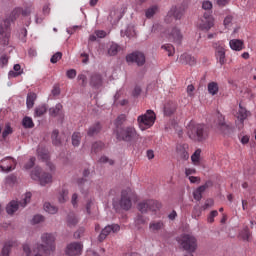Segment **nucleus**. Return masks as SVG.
Segmentation results:
<instances>
[{
    "mask_svg": "<svg viewBox=\"0 0 256 256\" xmlns=\"http://www.w3.org/2000/svg\"><path fill=\"white\" fill-rule=\"evenodd\" d=\"M55 234L44 233L41 235L42 244H37L34 248V256L51 255L55 252Z\"/></svg>",
    "mask_w": 256,
    "mask_h": 256,
    "instance_id": "obj_1",
    "label": "nucleus"
},
{
    "mask_svg": "<svg viewBox=\"0 0 256 256\" xmlns=\"http://www.w3.org/2000/svg\"><path fill=\"white\" fill-rule=\"evenodd\" d=\"M21 15V8H15L10 18L2 21L0 24V35L2 37V45H9V37H11V21H15Z\"/></svg>",
    "mask_w": 256,
    "mask_h": 256,
    "instance_id": "obj_2",
    "label": "nucleus"
},
{
    "mask_svg": "<svg viewBox=\"0 0 256 256\" xmlns=\"http://www.w3.org/2000/svg\"><path fill=\"white\" fill-rule=\"evenodd\" d=\"M152 33H162V37H166V39L173 41V43H176V45H181V41H183L181 30H179L177 27L164 31L161 24H154L152 26Z\"/></svg>",
    "mask_w": 256,
    "mask_h": 256,
    "instance_id": "obj_3",
    "label": "nucleus"
},
{
    "mask_svg": "<svg viewBox=\"0 0 256 256\" xmlns=\"http://www.w3.org/2000/svg\"><path fill=\"white\" fill-rule=\"evenodd\" d=\"M188 137L192 141H205L209 137V132L203 124H195V122H190L188 125Z\"/></svg>",
    "mask_w": 256,
    "mask_h": 256,
    "instance_id": "obj_4",
    "label": "nucleus"
},
{
    "mask_svg": "<svg viewBox=\"0 0 256 256\" xmlns=\"http://www.w3.org/2000/svg\"><path fill=\"white\" fill-rule=\"evenodd\" d=\"M179 245L188 251V253H195L197 251V238L191 234H182L177 238Z\"/></svg>",
    "mask_w": 256,
    "mask_h": 256,
    "instance_id": "obj_5",
    "label": "nucleus"
},
{
    "mask_svg": "<svg viewBox=\"0 0 256 256\" xmlns=\"http://www.w3.org/2000/svg\"><path fill=\"white\" fill-rule=\"evenodd\" d=\"M30 176L33 181H38L42 187L49 185V183H53V175L51 173L43 172L39 167H35Z\"/></svg>",
    "mask_w": 256,
    "mask_h": 256,
    "instance_id": "obj_6",
    "label": "nucleus"
},
{
    "mask_svg": "<svg viewBox=\"0 0 256 256\" xmlns=\"http://www.w3.org/2000/svg\"><path fill=\"white\" fill-rule=\"evenodd\" d=\"M155 112L147 110L145 114L138 116L137 123L141 131H146L155 125Z\"/></svg>",
    "mask_w": 256,
    "mask_h": 256,
    "instance_id": "obj_7",
    "label": "nucleus"
},
{
    "mask_svg": "<svg viewBox=\"0 0 256 256\" xmlns=\"http://www.w3.org/2000/svg\"><path fill=\"white\" fill-rule=\"evenodd\" d=\"M116 137L119 139V141H135L137 137H139V134H137V130L133 126H128L126 128L117 129L116 130Z\"/></svg>",
    "mask_w": 256,
    "mask_h": 256,
    "instance_id": "obj_8",
    "label": "nucleus"
},
{
    "mask_svg": "<svg viewBox=\"0 0 256 256\" xmlns=\"http://www.w3.org/2000/svg\"><path fill=\"white\" fill-rule=\"evenodd\" d=\"M31 197H32L31 192H27L24 195V198L21 202H17L15 200L11 201L6 206V213H8V215H13V213L17 212L20 207L24 209V207H27V203H31Z\"/></svg>",
    "mask_w": 256,
    "mask_h": 256,
    "instance_id": "obj_9",
    "label": "nucleus"
},
{
    "mask_svg": "<svg viewBox=\"0 0 256 256\" xmlns=\"http://www.w3.org/2000/svg\"><path fill=\"white\" fill-rule=\"evenodd\" d=\"M214 25H215V18L209 12L204 13L203 17H201L198 22V28L201 31H204L205 33H207L208 31H211Z\"/></svg>",
    "mask_w": 256,
    "mask_h": 256,
    "instance_id": "obj_10",
    "label": "nucleus"
},
{
    "mask_svg": "<svg viewBox=\"0 0 256 256\" xmlns=\"http://www.w3.org/2000/svg\"><path fill=\"white\" fill-rule=\"evenodd\" d=\"M132 195H133V191L131 190V188H126V189L122 190L121 198L119 201V206L121 207V209H124V211H129V209H131V207H132L131 196Z\"/></svg>",
    "mask_w": 256,
    "mask_h": 256,
    "instance_id": "obj_11",
    "label": "nucleus"
},
{
    "mask_svg": "<svg viewBox=\"0 0 256 256\" xmlns=\"http://www.w3.org/2000/svg\"><path fill=\"white\" fill-rule=\"evenodd\" d=\"M161 209V204L155 200H146L138 204L140 213H147L148 211H157Z\"/></svg>",
    "mask_w": 256,
    "mask_h": 256,
    "instance_id": "obj_12",
    "label": "nucleus"
},
{
    "mask_svg": "<svg viewBox=\"0 0 256 256\" xmlns=\"http://www.w3.org/2000/svg\"><path fill=\"white\" fill-rule=\"evenodd\" d=\"M214 49L217 63L220 65H225V62L227 61L225 55V44H223V42L215 43Z\"/></svg>",
    "mask_w": 256,
    "mask_h": 256,
    "instance_id": "obj_13",
    "label": "nucleus"
},
{
    "mask_svg": "<svg viewBox=\"0 0 256 256\" xmlns=\"http://www.w3.org/2000/svg\"><path fill=\"white\" fill-rule=\"evenodd\" d=\"M185 14V8L173 6L165 17L166 23H171V19H181Z\"/></svg>",
    "mask_w": 256,
    "mask_h": 256,
    "instance_id": "obj_14",
    "label": "nucleus"
},
{
    "mask_svg": "<svg viewBox=\"0 0 256 256\" xmlns=\"http://www.w3.org/2000/svg\"><path fill=\"white\" fill-rule=\"evenodd\" d=\"M126 61L127 63H135L141 67L142 65H145V54H143V52H133L126 56Z\"/></svg>",
    "mask_w": 256,
    "mask_h": 256,
    "instance_id": "obj_15",
    "label": "nucleus"
},
{
    "mask_svg": "<svg viewBox=\"0 0 256 256\" xmlns=\"http://www.w3.org/2000/svg\"><path fill=\"white\" fill-rule=\"evenodd\" d=\"M120 229L121 227L119 226V224H111L106 226L98 236V241H100V243L101 241H105L108 235H111V233H117L120 231Z\"/></svg>",
    "mask_w": 256,
    "mask_h": 256,
    "instance_id": "obj_16",
    "label": "nucleus"
},
{
    "mask_svg": "<svg viewBox=\"0 0 256 256\" xmlns=\"http://www.w3.org/2000/svg\"><path fill=\"white\" fill-rule=\"evenodd\" d=\"M82 251H83V244L79 242H73L67 245L65 253L68 256H78V255H81Z\"/></svg>",
    "mask_w": 256,
    "mask_h": 256,
    "instance_id": "obj_17",
    "label": "nucleus"
},
{
    "mask_svg": "<svg viewBox=\"0 0 256 256\" xmlns=\"http://www.w3.org/2000/svg\"><path fill=\"white\" fill-rule=\"evenodd\" d=\"M15 165H17V162L11 157L4 158L0 161V169L3 173L13 171V169H15Z\"/></svg>",
    "mask_w": 256,
    "mask_h": 256,
    "instance_id": "obj_18",
    "label": "nucleus"
},
{
    "mask_svg": "<svg viewBox=\"0 0 256 256\" xmlns=\"http://www.w3.org/2000/svg\"><path fill=\"white\" fill-rule=\"evenodd\" d=\"M248 117H251V111L239 104L238 111L236 113V118L240 123L241 127L245 125V121Z\"/></svg>",
    "mask_w": 256,
    "mask_h": 256,
    "instance_id": "obj_19",
    "label": "nucleus"
},
{
    "mask_svg": "<svg viewBox=\"0 0 256 256\" xmlns=\"http://www.w3.org/2000/svg\"><path fill=\"white\" fill-rule=\"evenodd\" d=\"M211 185H213V183L211 181L206 182L204 185L199 186L194 192H193V197L196 201H201L202 197H203V193H205V191L207 189H209V187H211Z\"/></svg>",
    "mask_w": 256,
    "mask_h": 256,
    "instance_id": "obj_20",
    "label": "nucleus"
},
{
    "mask_svg": "<svg viewBox=\"0 0 256 256\" xmlns=\"http://www.w3.org/2000/svg\"><path fill=\"white\" fill-rule=\"evenodd\" d=\"M227 123L225 122V116L222 114H217V118L214 122L215 131L223 132L227 129Z\"/></svg>",
    "mask_w": 256,
    "mask_h": 256,
    "instance_id": "obj_21",
    "label": "nucleus"
},
{
    "mask_svg": "<svg viewBox=\"0 0 256 256\" xmlns=\"http://www.w3.org/2000/svg\"><path fill=\"white\" fill-rule=\"evenodd\" d=\"M179 63H182V65H196L197 63V58H195V56H191L188 53H184L182 55H180L179 57Z\"/></svg>",
    "mask_w": 256,
    "mask_h": 256,
    "instance_id": "obj_22",
    "label": "nucleus"
},
{
    "mask_svg": "<svg viewBox=\"0 0 256 256\" xmlns=\"http://www.w3.org/2000/svg\"><path fill=\"white\" fill-rule=\"evenodd\" d=\"M189 146L187 144H179L176 147L177 155L180 159L187 161L189 159V152L187 151Z\"/></svg>",
    "mask_w": 256,
    "mask_h": 256,
    "instance_id": "obj_23",
    "label": "nucleus"
},
{
    "mask_svg": "<svg viewBox=\"0 0 256 256\" xmlns=\"http://www.w3.org/2000/svg\"><path fill=\"white\" fill-rule=\"evenodd\" d=\"M229 46L232 51H243V49H245V43L241 39L230 40Z\"/></svg>",
    "mask_w": 256,
    "mask_h": 256,
    "instance_id": "obj_24",
    "label": "nucleus"
},
{
    "mask_svg": "<svg viewBox=\"0 0 256 256\" xmlns=\"http://www.w3.org/2000/svg\"><path fill=\"white\" fill-rule=\"evenodd\" d=\"M49 115L51 117H59V116L63 115V105L58 103L55 105V107L50 108Z\"/></svg>",
    "mask_w": 256,
    "mask_h": 256,
    "instance_id": "obj_25",
    "label": "nucleus"
},
{
    "mask_svg": "<svg viewBox=\"0 0 256 256\" xmlns=\"http://www.w3.org/2000/svg\"><path fill=\"white\" fill-rule=\"evenodd\" d=\"M176 109L177 105L173 101H169L164 105V114L167 116L173 115Z\"/></svg>",
    "mask_w": 256,
    "mask_h": 256,
    "instance_id": "obj_26",
    "label": "nucleus"
},
{
    "mask_svg": "<svg viewBox=\"0 0 256 256\" xmlns=\"http://www.w3.org/2000/svg\"><path fill=\"white\" fill-rule=\"evenodd\" d=\"M137 33L135 32V27L128 26L126 30H121V37H128V39H131L135 37Z\"/></svg>",
    "mask_w": 256,
    "mask_h": 256,
    "instance_id": "obj_27",
    "label": "nucleus"
},
{
    "mask_svg": "<svg viewBox=\"0 0 256 256\" xmlns=\"http://www.w3.org/2000/svg\"><path fill=\"white\" fill-rule=\"evenodd\" d=\"M58 201L59 203H65L69 201V190L67 188L63 187L59 194H58Z\"/></svg>",
    "mask_w": 256,
    "mask_h": 256,
    "instance_id": "obj_28",
    "label": "nucleus"
},
{
    "mask_svg": "<svg viewBox=\"0 0 256 256\" xmlns=\"http://www.w3.org/2000/svg\"><path fill=\"white\" fill-rule=\"evenodd\" d=\"M103 83V79L101 78V75L99 74H93L91 76V81H90V85H92V87H101Z\"/></svg>",
    "mask_w": 256,
    "mask_h": 256,
    "instance_id": "obj_29",
    "label": "nucleus"
},
{
    "mask_svg": "<svg viewBox=\"0 0 256 256\" xmlns=\"http://www.w3.org/2000/svg\"><path fill=\"white\" fill-rule=\"evenodd\" d=\"M119 19H121V17L119 16V11L112 10L108 16V21H110L111 25L119 23Z\"/></svg>",
    "mask_w": 256,
    "mask_h": 256,
    "instance_id": "obj_30",
    "label": "nucleus"
},
{
    "mask_svg": "<svg viewBox=\"0 0 256 256\" xmlns=\"http://www.w3.org/2000/svg\"><path fill=\"white\" fill-rule=\"evenodd\" d=\"M147 221H149V218H146L143 215L138 214L134 220V223H135L137 229H141V226L145 225V223H147Z\"/></svg>",
    "mask_w": 256,
    "mask_h": 256,
    "instance_id": "obj_31",
    "label": "nucleus"
},
{
    "mask_svg": "<svg viewBox=\"0 0 256 256\" xmlns=\"http://www.w3.org/2000/svg\"><path fill=\"white\" fill-rule=\"evenodd\" d=\"M157 11H159V6H157V5H153V6L149 7L148 9H146V11H145L146 19H152V17L155 16Z\"/></svg>",
    "mask_w": 256,
    "mask_h": 256,
    "instance_id": "obj_32",
    "label": "nucleus"
},
{
    "mask_svg": "<svg viewBox=\"0 0 256 256\" xmlns=\"http://www.w3.org/2000/svg\"><path fill=\"white\" fill-rule=\"evenodd\" d=\"M35 99H37V94L33 92L28 93L27 99H26V105L28 109H31L33 105H35Z\"/></svg>",
    "mask_w": 256,
    "mask_h": 256,
    "instance_id": "obj_33",
    "label": "nucleus"
},
{
    "mask_svg": "<svg viewBox=\"0 0 256 256\" xmlns=\"http://www.w3.org/2000/svg\"><path fill=\"white\" fill-rule=\"evenodd\" d=\"M208 93L213 96L217 95L219 93V84L217 82L208 83Z\"/></svg>",
    "mask_w": 256,
    "mask_h": 256,
    "instance_id": "obj_34",
    "label": "nucleus"
},
{
    "mask_svg": "<svg viewBox=\"0 0 256 256\" xmlns=\"http://www.w3.org/2000/svg\"><path fill=\"white\" fill-rule=\"evenodd\" d=\"M79 223V218L74 213H70L67 217V225L68 227H75Z\"/></svg>",
    "mask_w": 256,
    "mask_h": 256,
    "instance_id": "obj_35",
    "label": "nucleus"
},
{
    "mask_svg": "<svg viewBox=\"0 0 256 256\" xmlns=\"http://www.w3.org/2000/svg\"><path fill=\"white\" fill-rule=\"evenodd\" d=\"M22 125L25 129H33V127H35V124L33 123V118L29 116L23 118Z\"/></svg>",
    "mask_w": 256,
    "mask_h": 256,
    "instance_id": "obj_36",
    "label": "nucleus"
},
{
    "mask_svg": "<svg viewBox=\"0 0 256 256\" xmlns=\"http://www.w3.org/2000/svg\"><path fill=\"white\" fill-rule=\"evenodd\" d=\"M119 49V44L111 43L108 47V55H110V57H114V55L119 53Z\"/></svg>",
    "mask_w": 256,
    "mask_h": 256,
    "instance_id": "obj_37",
    "label": "nucleus"
},
{
    "mask_svg": "<svg viewBox=\"0 0 256 256\" xmlns=\"http://www.w3.org/2000/svg\"><path fill=\"white\" fill-rule=\"evenodd\" d=\"M39 159H42V161H48L49 159V152L45 148H38L37 150Z\"/></svg>",
    "mask_w": 256,
    "mask_h": 256,
    "instance_id": "obj_38",
    "label": "nucleus"
},
{
    "mask_svg": "<svg viewBox=\"0 0 256 256\" xmlns=\"http://www.w3.org/2000/svg\"><path fill=\"white\" fill-rule=\"evenodd\" d=\"M51 138L53 145H55L56 147H59V145H61L62 141L61 138H59V130H54L52 132Z\"/></svg>",
    "mask_w": 256,
    "mask_h": 256,
    "instance_id": "obj_39",
    "label": "nucleus"
},
{
    "mask_svg": "<svg viewBox=\"0 0 256 256\" xmlns=\"http://www.w3.org/2000/svg\"><path fill=\"white\" fill-rule=\"evenodd\" d=\"M44 210L46 211V213H50V215H55V213H57V211H59V209H57V207L53 206L49 202H46L44 204Z\"/></svg>",
    "mask_w": 256,
    "mask_h": 256,
    "instance_id": "obj_40",
    "label": "nucleus"
},
{
    "mask_svg": "<svg viewBox=\"0 0 256 256\" xmlns=\"http://www.w3.org/2000/svg\"><path fill=\"white\" fill-rule=\"evenodd\" d=\"M150 231H161L163 229V222L157 221V222H151L149 225Z\"/></svg>",
    "mask_w": 256,
    "mask_h": 256,
    "instance_id": "obj_41",
    "label": "nucleus"
},
{
    "mask_svg": "<svg viewBox=\"0 0 256 256\" xmlns=\"http://www.w3.org/2000/svg\"><path fill=\"white\" fill-rule=\"evenodd\" d=\"M47 113V106L46 105H40L35 108V117H41Z\"/></svg>",
    "mask_w": 256,
    "mask_h": 256,
    "instance_id": "obj_42",
    "label": "nucleus"
},
{
    "mask_svg": "<svg viewBox=\"0 0 256 256\" xmlns=\"http://www.w3.org/2000/svg\"><path fill=\"white\" fill-rule=\"evenodd\" d=\"M101 130V124L97 123L96 125L92 126L88 130L89 137H93V135H97Z\"/></svg>",
    "mask_w": 256,
    "mask_h": 256,
    "instance_id": "obj_43",
    "label": "nucleus"
},
{
    "mask_svg": "<svg viewBox=\"0 0 256 256\" xmlns=\"http://www.w3.org/2000/svg\"><path fill=\"white\" fill-rule=\"evenodd\" d=\"M240 239H242L243 241H249L250 237H251V233L249 232V228H244L240 234H239Z\"/></svg>",
    "mask_w": 256,
    "mask_h": 256,
    "instance_id": "obj_44",
    "label": "nucleus"
},
{
    "mask_svg": "<svg viewBox=\"0 0 256 256\" xmlns=\"http://www.w3.org/2000/svg\"><path fill=\"white\" fill-rule=\"evenodd\" d=\"M81 143V133L75 132L72 135V145L74 147H79V144Z\"/></svg>",
    "mask_w": 256,
    "mask_h": 256,
    "instance_id": "obj_45",
    "label": "nucleus"
},
{
    "mask_svg": "<svg viewBox=\"0 0 256 256\" xmlns=\"http://www.w3.org/2000/svg\"><path fill=\"white\" fill-rule=\"evenodd\" d=\"M162 49H164V51H167L168 57H173V55H175V47H173V45L171 44L162 45Z\"/></svg>",
    "mask_w": 256,
    "mask_h": 256,
    "instance_id": "obj_46",
    "label": "nucleus"
},
{
    "mask_svg": "<svg viewBox=\"0 0 256 256\" xmlns=\"http://www.w3.org/2000/svg\"><path fill=\"white\" fill-rule=\"evenodd\" d=\"M8 75L9 77H19V75H21V65H14V71L11 70Z\"/></svg>",
    "mask_w": 256,
    "mask_h": 256,
    "instance_id": "obj_47",
    "label": "nucleus"
},
{
    "mask_svg": "<svg viewBox=\"0 0 256 256\" xmlns=\"http://www.w3.org/2000/svg\"><path fill=\"white\" fill-rule=\"evenodd\" d=\"M201 157V150H196L194 154L191 156V161L194 165H199V159Z\"/></svg>",
    "mask_w": 256,
    "mask_h": 256,
    "instance_id": "obj_48",
    "label": "nucleus"
},
{
    "mask_svg": "<svg viewBox=\"0 0 256 256\" xmlns=\"http://www.w3.org/2000/svg\"><path fill=\"white\" fill-rule=\"evenodd\" d=\"M43 221H45V217H43V215H35L32 218L31 223L32 225H39V223H43Z\"/></svg>",
    "mask_w": 256,
    "mask_h": 256,
    "instance_id": "obj_49",
    "label": "nucleus"
},
{
    "mask_svg": "<svg viewBox=\"0 0 256 256\" xmlns=\"http://www.w3.org/2000/svg\"><path fill=\"white\" fill-rule=\"evenodd\" d=\"M95 202H93V200H90L88 203H87V205H86V211H87V213H88V215H91V212L93 211V210H95Z\"/></svg>",
    "mask_w": 256,
    "mask_h": 256,
    "instance_id": "obj_50",
    "label": "nucleus"
},
{
    "mask_svg": "<svg viewBox=\"0 0 256 256\" xmlns=\"http://www.w3.org/2000/svg\"><path fill=\"white\" fill-rule=\"evenodd\" d=\"M217 215H219V212H217V210L211 211L210 215L207 218V222L208 223H213L215 221V217H217Z\"/></svg>",
    "mask_w": 256,
    "mask_h": 256,
    "instance_id": "obj_51",
    "label": "nucleus"
},
{
    "mask_svg": "<svg viewBox=\"0 0 256 256\" xmlns=\"http://www.w3.org/2000/svg\"><path fill=\"white\" fill-rule=\"evenodd\" d=\"M202 9L205 11H211V9H213V3H211L209 0L204 1L202 3Z\"/></svg>",
    "mask_w": 256,
    "mask_h": 256,
    "instance_id": "obj_52",
    "label": "nucleus"
},
{
    "mask_svg": "<svg viewBox=\"0 0 256 256\" xmlns=\"http://www.w3.org/2000/svg\"><path fill=\"white\" fill-rule=\"evenodd\" d=\"M126 119H127V116H125L124 114L118 116L115 121V125H117V127H119V125H123V123H125Z\"/></svg>",
    "mask_w": 256,
    "mask_h": 256,
    "instance_id": "obj_53",
    "label": "nucleus"
},
{
    "mask_svg": "<svg viewBox=\"0 0 256 256\" xmlns=\"http://www.w3.org/2000/svg\"><path fill=\"white\" fill-rule=\"evenodd\" d=\"M102 147H105V144H103V142H96L92 145V151H94V153H97V151H100Z\"/></svg>",
    "mask_w": 256,
    "mask_h": 256,
    "instance_id": "obj_54",
    "label": "nucleus"
},
{
    "mask_svg": "<svg viewBox=\"0 0 256 256\" xmlns=\"http://www.w3.org/2000/svg\"><path fill=\"white\" fill-rule=\"evenodd\" d=\"M63 57V54L61 52H57L55 53L51 59H50V62L51 63H57V61H59L61 58Z\"/></svg>",
    "mask_w": 256,
    "mask_h": 256,
    "instance_id": "obj_55",
    "label": "nucleus"
},
{
    "mask_svg": "<svg viewBox=\"0 0 256 256\" xmlns=\"http://www.w3.org/2000/svg\"><path fill=\"white\" fill-rule=\"evenodd\" d=\"M35 160V157H31L29 161L25 164L24 169H26V171L31 169L33 165H35Z\"/></svg>",
    "mask_w": 256,
    "mask_h": 256,
    "instance_id": "obj_56",
    "label": "nucleus"
},
{
    "mask_svg": "<svg viewBox=\"0 0 256 256\" xmlns=\"http://www.w3.org/2000/svg\"><path fill=\"white\" fill-rule=\"evenodd\" d=\"M231 23H233V16L228 15L224 19V27L228 28L231 27Z\"/></svg>",
    "mask_w": 256,
    "mask_h": 256,
    "instance_id": "obj_57",
    "label": "nucleus"
},
{
    "mask_svg": "<svg viewBox=\"0 0 256 256\" xmlns=\"http://www.w3.org/2000/svg\"><path fill=\"white\" fill-rule=\"evenodd\" d=\"M68 79H75L77 77V71L75 69H70L66 72Z\"/></svg>",
    "mask_w": 256,
    "mask_h": 256,
    "instance_id": "obj_58",
    "label": "nucleus"
},
{
    "mask_svg": "<svg viewBox=\"0 0 256 256\" xmlns=\"http://www.w3.org/2000/svg\"><path fill=\"white\" fill-rule=\"evenodd\" d=\"M78 187L80 189H89V181L82 179L80 182H78Z\"/></svg>",
    "mask_w": 256,
    "mask_h": 256,
    "instance_id": "obj_59",
    "label": "nucleus"
},
{
    "mask_svg": "<svg viewBox=\"0 0 256 256\" xmlns=\"http://www.w3.org/2000/svg\"><path fill=\"white\" fill-rule=\"evenodd\" d=\"M95 35L98 39H105L107 32L105 30H95Z\"/></svg>",
    "mask_w": 256,
    "mask_h": 256,
    "instance_id": "obj_60",
    "label": "nucleus"
},
{
    "mask_svg": "<svg viewBox=\"0 0 256 256\" xmlns=\"http://www.w3.org/2000/svg\"><path fill=\"white\" fill-rule=\"evenodd\" d=\"M5 181L8 185H13V183H15V181H17V177L14 175H9L6 177Z\"/></svg>",
    "mask_w": 256,
    "mask_h": 256,
    "instance_id": "obj_61",
    "label": "nucleus"
},
{
    "mask_svg": "<svg viewBox=\"0 0 256 256\" xmlns=\"http://www.w3.org/2000/svg\"><path fill=\"white\" fill-rule=\"evenodd\" d=\"M195 173H197V170L195 168H186L185 169L186 177H189L190 175H195Z\"/></svg>",
    "mask_w": 256,
    "mask_h": 256,
    "instance_id": "obj_62",
    "label": "nucleus"
},
{
    "mask_svg": "<svg viewBox=\"0 0 256 256\" xmlns=\"http://www.w3.org/2000/svg\"><path fill=\"white\" fill-rule=\"evenodd\" d=\"M9 251H10L9 246L7 244L4 245L0 256H9Z\"/></svg>",
    "mask_w": 256,
    "mask_h": 256,
    "instance_id": "obj_63",
    "label": "nucleus"
},
{
    "mask_svg": "<svg viewBox=\"0 0 256 256\" xmlns=\"http://www.w3.org/2000/svg\"><path fill=\"white\" fill-rule=\"evenodd\" d=\"M133 97H139L141 95V88L139 86H136L132 91Z\"/></svg>",
    "mask_w": 256,
    "mask_h": 256,
    "instance_id": "obj_64",
    "label": "nucleus"
}]
</instances>
